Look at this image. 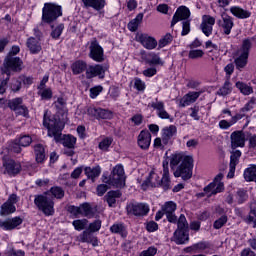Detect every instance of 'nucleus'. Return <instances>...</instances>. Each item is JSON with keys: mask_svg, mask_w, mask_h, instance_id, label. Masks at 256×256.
<instances>
[{"mask_svg": "<svg viewBox=\"0 0 256 256\" xmlns=\"http://www.w3.org/2000/svg\"><path fill=\"white\" fill-rule=\"evenodd\" d=\"M127 177L125 176V168L122 164L116 165L109 176L102 175V183L96 187V192L98 197H103L107 191H109V186L115 187L116 189H125V181Z\"/></svg>", "mask_w": 256, "mask_h": 256, "instance_id": "obj_1", "label": "nucleus"}, {"mask_svg": "<svg viewBox=\"0 0 256 256\" xmlns=\"http://www.w3.org/2000/svg\"><path fill=\"white\" fill-rule=\"evenodd\" d=\"M63 15V6L55 2H46L42 8V25H55Z\"/></svg>", "mask_w": 256, "mask_h": 256, "instance_id": "obj_2", "label": "nucleus"}, {"mask_svg": "<svg viewBox=\"0 0 256 256\" xmlns=\"http://www.w3.org/2000/svg\"><path fill=\"white\" fill-rule=\"evenodd\" d=\"M176 245H185L189 243V222L185 214H180L177 229L173 233V239Z\"/></svg>", "mask_w": 256, "mask_h": 256, "instance_id": "obj_3", "label": "nucleus"}, {"mask_svg": "<svg viewBox=\"0 0 256 256\" xmlns=\"http://www.w3.org/2000/svg\"><path fill=\"white\" fill-rule=\"evenodd\" d=\"M47 195L49 194H45V192L36 195L34 205L37 207L38 211L43 212L46 217H51L55 215V201Z\"/></svg>", "mask_w": 256, "mask_h": 256, "instance_id": "obj_4", "label": "nucleus"}, {"mask_svg": "<svg viewBox=\"0 0 256 256\" xmlns=\"http://www.w3.org/2000/svg\"><path fill=\"white\" fill-rule=\"evenodd\" d=\"M60 121L55 116L49 114V110L44 111L43 115V127L48 130V137H54L59 139L63 128L59 125Z\"/></svg>", "mask_w": 256, "mask_h": 256, "instance_id": "obj_5", "label": "nucleus"}, {"mask_svg": "<svg viewBox=\"0 0 256 256\" xmlns=\"http://www.w3.org/2000/svg\"><path fill=\"white\" fill-rule=\"evenodd\" d=\"M193 163V156H184L181 164L177 167L176 171L174 172V177H182L183 181H189V179L193 177Z\"/></svg>", "mask_w": 256, "mask_h": 256, "instance_id": "obj_6", "label": "nucleus"}, {"mask_svg": "<svg viewBox=\"0 0 256 256\" xmlns=\"http://www.w3.org/2000/svg\"><path fill=\"white\" fill-rule=\"evenodd\" d=\"M23 71V60L18 56H6L3 62L2 73L11 77V73Z\"/></svg>", "mask_w": 256, "mask_h": 256, "instance_id": "obj_7", "label": "nucleus"}, {"mask_svg": "<svg viewBox=\"0 0 256 256\" xmlns=\"http://www.w3.org/2000/svg\"><path fill=\"white\" fill-rule=\"evenodd\" d=\"M35 78L33 76H27L25 74H20L17 78H13L9 84L10 91L12 93H19L23 87L29 89L33 85Z\"/></svg>", "mask_w": 256, "mask_h": 256, "instance_id": "obj_8", "label": "nucleus"}, {"mask_svg": "<svg viewBox=\"0 0 256 256\" xmlns=\"http://www.w3.org/2000/svg\"><path fill=\"white\" fill-rule=\"evenodd\" d=\"M149 211L151 208L149 204L138 202V203H129L126 205V213L127 215L134 217H147L149 215Z\"/></svg>", "mask_w": 256, "mask_h": 256, "instance_id": "obj_9", "label": "nucleus"}, {"mask_svg": "<svg viewBox=\"0 0 256 256\" xmlns=\"http://www.w3.org/2000/svg\"><path fill=\"white\" fill-rule=\"evenodd\" d=\"M7 107L10 111L15 112L17 117H29V108L23 104L22 97H16L8 100Z\"/></svg>", "mask_w": 256, "mask_h": 256, "instance_id": "obj_10", "label": "nucleus"}, {"mask_svg": "<svg viewBox=\"0 0 256 256\" xmlns=\"http://www.w3.org/2000/svg\"><path fill=\"white\" fill-rule=\"evenodd\" d=\"M2 165L7 175H9L10 177H16V175H19V173H21L23 169V167L21 166V163L16 162L7 154L2 156Z\"/></svg>", "mask_w": 256, "mask_h": 256, "instance_id": "obj_11", "label": "nucleus"}, {"mask_svg": "<svg viewBox=\"0 0 256 256\" xmlns=\"http://www.w3.org/2000/svg\"><path fill=\"white\" fill-rule=\"evenodd\" d=\"M89 51L88 57L92 59V61H95L96 63H103V61H105V50L103 49V46L99 44L97 38H94L91 41Z\"/></svg>", "mask_w": 256, "mask_h": 256, "instance_id": "obj_12", "label": "nucleus"}, {"mask_svg": "<svg viewBox=\"0 0 256 256\" xmlns=\"http://www.w3.org/2000/svg\"><path fill=\"white\" fill-rule=\"evenodd\" d=\"M85 9H94L100 17H105V7H107V0H81Z\"/></svg>", "mask_w": 256, "mask_h": 256, "instance_id": "obj_13", "label": "nucleus"}, {"mask_svg": "<svg viewBox=\"0 0 256 256\" xmlns=\"http://www.w3.org/2000/svg\"><path fill=\"white\" fill-rule=\"evenodd\" d=\"M189 17H191V10L187 6H180L177 8L176 12L172 17V21L170 24L171 29L179 23V21H189Z\"/></svg>", "mask_w": 256, "mask_h": 256, "instance_id": "obj_14", "label": "nucleus"}, {"mask_svg": "<svg viewBox=\"0 0 256 256\" xmlns=\"http://www.w3.org/2000/svg\"><path fill=\"white\" fill-rule=\"evenodd\" d=\"M23 225V218L21 216L8 217L4 221L0 220V228L3 231H14Z\"/></svg>", "mask_w": 256, "mask_h": 256, "instance_id": "obj_15", "label": "nucleus"}, {"mask_svg": "<svg viewBox=\"0 0 256 256\" xmlns=\"http://www.w3.org/2000/svg\"><path fill=\"white\" fill-rule=\"evenodd\" d=\"M87 115L93 117L98 121L101 119H113V112L108 109H103L101 107H89L87 109Z\"/></svg>", "mask_w": 256, "mask_h": 256, "instance_id": "obj_16", "label": "nucleus"}, {"mask_svg": "<svg viewBox=\"0 0 256 256\" xmlns=\"http://www.w3.org/2000/svg\"><path fill=\"white\" fill-rule=\"evenodd\" d=\"M140 57L142 61L146 65H150V67H153L155 65H163V60H161V56L155 52H147L145 50H142L140 52Z\"/></svg>", "mask_w": 256, "mask_h": 256, "instance_id": "obj_17", "label": "nucleus"}, {"mask_svg": "<svg viewBox=\"0 0 256 256\" xmlns=\"http://www.w3.org/2000/svg\"><path fill=\"white\" fill-rule=\"evenodd\" d=\"M107 69L101 64L90 65L86 69V79H95V77H99V79H105V72Z\"/></svg>", "mask_w": 256, "mask_h": 256, "instance_id": "obj_18", "label": "nucleus"}, {"mask_svg": "<svg viewBox=\"0 0 256 256\" xmlns=\"http://www.w3.org/2000/svg\"><path fill=\"white\" fill-rule=\"evenodd\" d=\"M138 43L144 47V49H148V51H153V49H157V39L153 36H149V34H140L136 37Z\"/></svg>", "mask_w": 256, "mask_h": 256, "instance_id": "obj_19", "label": "nucleus"}, {"mask_svg": "<svg viewBox=\"0 0 256 256\" xmlns=\"http://www.w3.org/2000/svg\"><path fill=\"white\" fill-rule=\"evenodd\" d=\"M231 141V149L235 151V149L241 147H245V133L241 130H236L230 135Z\"/></svg>", "mask_w": 256, "mask_h": 256, "instance_id": "obj_20", "label": "nucleus"}, {"mask_svg": "<svg viewBox=\"0 0 256 256\" xmlns=\"http://www.w3.org/2000/svg\"><path fill=\"white\" fill-rule=\"evenodd\" d=\"M137 144L143 151L149 150V147H151V132L147 129L142 130L138 135Z\"/></svg>", "mask_w": 256, "mask_h": 256, "instance_id": "obj_21", "label": "nucleus"}, {"mask_svg": "<svg viewBox=\"0 0 256 256\" xmlns=\"http://www.w3.org/2000/svg\"><path fill=\"white\" fill-rule=\"evenodd\" d=\"M26 47L29 49L31 55H39L43 47H41V42L35 37H29L26 41Z\"/></svg>", "mask_w": 256, "mask_h": 256, "instance_id": "obj_22", "label": "nucleus"}, {"mask_svg": "<svg viewBox=\"0 0 256 256\" xmlns=\"http://www.w3.org/2000/svg\"><path fill=\"white\" fill-rule=\"evenodd\" d=\"M35 161L38 165H43L47 161V154L45 153V146L43 144L34 145Z\"/></svg>", "mask_w": 256, "mask_h": 256, "instance_id": "obj_23", "label": "nucleus"}, {"mask_svg": "<svg viewBox=\"0 0 256 256\" xmlns=\"http://www.w3.org/2000/svg\"><path fill=\"white\" fill-rule=\"evenodd\" d=\"M121 197H123L121 190H110L105 195V201L108 207H115L117 199H121Z\"/></svg>", "mask_w": 256, "mask_h": 256, "instance_id": "obj_24", "label": "nucleus"}, {"mask_svg": "<svg viewBox=\"0 0 256 256\" xmlns=\"http://www.w3.org/2000/svg\"><path fill=\"white\" fill-rule=\"evenodd\" d=\"M87 63L85 60H76L70 65V69L73 75H81V73H87Z\"/></svg>", "mask_w": 256, "mask_h": 256, "instance_id": "obj_25", "label": "nucleus"}, {"mask_svg": "<svg viewBox=\"0 0 256 256\" xmlns=\"http://www.w3.org/2000/svg\"><path fill=\"white\" fill-rule=\"evenodd\" d=\"M150 107L157 111V116L160 119H169V117H171L169 115V112L165 110V103H163V101H159L157 103L153 102L152 104H150Z\"/></svg>", "mask_w": 256, "mask_h": 256, "instance_id": "obj_26", "label": "nucleus"}, {"mask_svg": "<svg viewBox=\"0 0 256 256\" xmlns=\"http://www.w3.org/2000/svg\"><path fill=\"white\" fill-rule=\"evenodd\" d=\"M230 13L236 17V19H249V17H251V12L241 8L240 6L230 7Z\"/></svg>", "mask_w": 256, "mask_h": 256, "instance_id": "obj_27", "label": "nucleus"}, {"mask_svg": "<svg viewBox=\"0 0 256 256\" xmlns=\"http://www.w3.org/2000/svg\"><path fill=\"white\" fill-rule=\"evenodd\" d=\"M84 175H86L87 179L95 181L101 175V166L96 165L93 168L91 166H84Z\"/></svg>", "mask_w": 256, "mask_h": 256, "instance_id": "obj_28", "label": "nucleus"}, {"mask_svg": "<svg viewBox=\"0 0 256 256\" xmlns=\"http://www.w3.org/2000/svg\"><path fill=\"white\" fill-rule=\"evenodd\" d=\"M110 232L114 233V235H120L122 239H127V235H129V232H127V228L125 227V224L123 223H115L110 227Z\"/></svg>", "mask_w": 256, "mask_h": 256, "instance_id": "obj_29", "label": "nucleus"}, {"mask_svg": "<svg viewBox=\"0 0 256 256\" xmlns=\"http://www.w3.org/2000/svg\"><path fill=\"white\" fill-rule=\"evenodd\" d=\"M50 29H52L50 37L54 39V41H59V39H61V35H63V31H65V24L60 23L56 26L55 24H51Z\"/></svg>", "mask_w": 256, "mask_h": 256, "instance_id": "obj_30", "label": "nucleus"}, {"mask_svg": "<svg viewBox=\"0 0 256 256\" xmlns=\"http://www.w3.org/2000/svg\"><path fill=\"white\" fill-rule=\"evenodd\" d=\"M222 29L224 31V35H231V30L235 27V23L233 22V17L228 14L222 17Z\"/></svg>", "mask_w": 256, "mask_h": 256, "instance_id": "obj_31", "label": "nucleus"}, {"mask_svg": "<svg viewBox=\"0 0 256 256\" xmlns=\"http://www.w3.org/2000/svg\"><path fill=\"white\" fill-rule=\"evenodd\" d=\"M201 97V92H188L183 98L181 107H187L191 103H195Z\"/></svg>", "mask_w": 256, "mask_h": 256, "instance_id": "obj_32", "label": "nucleus"}, {"mask_svg": "<svg viewBox=\"0 0 256 256\" xmlns=\"http://www.w3.org/2000/svg\"><path fill=\"white\" fill-rule=\"evenodd\" d=\"M44 195H51L54 199L61 200L65 197V190L61 186H52Z\"/></svg>", "mask_w": 256, "mask_h": 256, "instance_id": "obj_33", "label": "nucleus"}, {"mask_svg": "<svg viewBox=\"0 0 256 256\" xmlns=\"http://www.w3.org/2000/svg\"><path fill=\"white\" fill-rule=\"evenodd\" d=\"M251 41H256V34L251 38H245L242 40L241 53L243 55L249 56V53H251V49L253 48V43Z\"/></svg>", "mask_w": 256, "mask_h": 256, "instance_id": "obj_34", "label": "nucleus"}, {"mask_svg": "<svg viewBox=\"0 0 256 256\" xmlns=\"http://www.w3.org/2000/svg\"><path fill=\"white\" fill-rule=\"evenodd\" d=\"M80 208L82 211L83 217H87L88 219H93L95 217L96 210L95 208L91 207V204L88 202H84L80 204Z\"/></svg>", "mask_w": 256, "mask_h": 256, "instance_id": "obj_35", "label": "nucleus"}, {"mask_svg": "<svg viewBox=\"0 0 256 256\" xmlns=\"http://www.w3.org/2000/svg\"><path fill=\"white\" fill-rule=\"evenodd\" d=\"M143 13H139L134 19H132L128 24H127V29L131 31V33H135L137 29H139L140 23H143Z\"/></svg>", "mask_w": 256, "mask_h": 256, "instance_id": "obj_36", "label": "nucleus"}, {"mask_svg": "<svg viewBox=\"0 0 256 256\" xmlns=\"http://www.w3.org/2000/svg\"><path fill=\"white\" fill-rule=\"evenodd\" d=\"M62 145L67 149H75V145H77V137L73 136V134L64 135Z\"/></svg>", "mask_w": 256, "mask_h": 256, "instance_id": "obj_37", "label": "nucleus"}, {"mask_svg": "<svg viewBox=\"0 0 256 256\" xmlns=\"http://www.w3.org/2000/svg\"><path fill=\"white\" fill-rule=\"evenodd\" d=\"M17 211V207L15 205L9 203V202H4L1 207H0V215L1 217H5V215H13Z\"/></svg>", "mask_w": 256, "mask_h": 256, "instance_id": "obj_38", "label": "nucleus"}, {"mask_svg": "<svg viewBox=\"0 0 256 256\" xmlns=\"http://www.w3.org/2000/svg\"><path fill=\"white\" fill-rule=\"evenodd\" d=\"M156 187H161L163 191H169V189H171V178L169 177V174H167V172L162 175V178L156 184Z\"/></svg>", "mask_w": 256, "mask_h": 256, "instance_id": "obj_39", "label": "nucleus"}, {"mask_svg": "<svg viewBox=\"0 0 256 256\" xmlns=\"http://www.w3.org/2000/svg\"><path fill=\"white\" fill-rule=\"evenodd\" d=\"M236 89L242 93V95H251L253 93V87L247 85V83L238 81L235 84Z\"/></svg>", "mask_w": 256, "mask_h": 256, "instance_id": "obj_40", "label": "nucleus"}, {"mask_svg": "<svg viewBox=\"0 0 256 256\" xmlns=\"http://www.w3.org/2000/svg\"><path fill=\"white\" fill-rule=\"evenodd\" d=\"M155 172L151 171L148 175V177L142 182L141 189L142 191H147L149 187H152V189H155L157 187V184L153 183V175Z\"/></svg>", "mask_w": 256, "mask_h": 256, "instance_id": "obj_41", "label": "nucleus"}, {"mask_svg": "<svg viewBox=\"0 0 256 256\" xmlns=\"http://www.w3.org/2000/svg\"><path fill=\"white\" fill-rule=\"evenodd\" d=\"M171 43H173V34L172 33H166L158 41V49H163V47H167V45H171Z\"/></svg>", "mask_w": 256, "mask_h": 256, "instance_id": "obj_42", "label": "nucleus"}, {"mask_svg": "<svg viewBox=\"0 0 256 256\" xmlns=\"http://www.w3.org/2000/svg\"><path fill=\"white\" fill-rule=\"evenodd\" d=\"M111 145H113V137H105L99 142L98 149H100V151H104V153H107L109 152V147H111Z\"/></svg>", "mask_w": 256, "mask_h": 256, "instance_id": "obj_43", "label": "nucleus"}, {"mask_svg": "<svg viewBox=\"0 0 256 256\" xmlns=\"http://www.w3.org/2000/svg\"><path fill=\"white\" fill-rule=\"evenodd\" d=\"M249 56L247 54H240L238 58L234 60L237 69H245Z\"/></svg>", "mask_w": 256, "mask_h": 256, "instance_id": "obj_44", "label": "nucleus"}, {"mask_svg": "<svg viewBox=\"0 0 256 256\" xmlns=\"http://www.w3.org/2000/svg\"><path fill=\"white\" fill-rule=\"evenodd\" d=\"M38 95L41 98V101H51V99H53V90L51 88H44L38 90Z\"/></svg>", "mask_w": 256, "mask_h": 256, "instance_id": "obj_45", "label": "nucleus"}, {"mask_svg": "<svg viewBox=\"0 0 256 256\" xmlns=\"http://www.w3.org/2000/svg\"><path fill=\"white\" fill-rule=\"evenodd\" d=\"M162 211L165 213V215H168L169 213H175L177 211V203L174 201H167L162 206Z\"/></svg>", "mask_w": 256, "mask_h": 256, "instance_id": "obj_46", "label": "nucleus"}, {"mask_svg": "<svg viewBox=\"0 0 256 256\" xmlns=\"http://www.w3.org/2000/svg\"><path fill=\"white\" fill-rule=\"evenodd\" d=\"M16 141L21 147H29V145L33 143V138L29 134H24L20 135L19 138H16Z\"/></svg>", "mask_w": 256, "mask_h": 256, "instance_id": "obj_47", "label": "nucleus"}, {"mask_svg": "<svg viewBox=\"0 0 256 256\" xmlns=\"http://www.w3.org/2000/svg\"><path fill=\"white\" fill-rule=\"evenodd\" d=\"M233 88H231V82L226 80L224 85L219 89L218 94L222 97H227V95H231Z\"/></svg>", "mask_w": 256, "mask_h": 256, "instance_id": "obj_48", "label": "nucleus"}, {"mask_svg": "<svg viewBox=\"0 0 256 256\" xmlns=\"http://www.w3.org/2000/svg\"><path fill=\"white\" fill-rule=\"evenodd\" d=\"M87 223H89V220L87 219H77L72 222V225L75 229V231H83L85 227H87Z\"/></svg>", "mask_w": 256, "mask_h": 256, "instance_id": "obj_49", "label": "nucleus"}, {"mask_svg": "<svg viewBox=\"0 0 256 256\" xmlns=\"http://www.w3.org/2000/svg\"><path fill=\"white\" fill-rule=\"evenodd\" d=\"M236 199L238 205H243L249 199V194H247V191L240 189L236 193Z\"/></svg>", "mask_w": 256, "mask_h": 256, "instance_id": "obj_50", "label": "nucleus"}, {"mask_svg": "<svg viewBox=\"0 0 256 256\" xmlns=\"http://www.w3.org/2000/svg\"><path fill=\"white\" fill-rule=\"evenodd\" d=\"M89 93L90 99H97V97L103 93V87L101 85L93 86L90 88Z\"/></svg>", "mask_w": 256, "mask_h": 256, "instance_id": "obj_51", "label": "nucleus"}, {"mask_svg": "<svg viewBox=\"0 0 256 256\" xmlns=\"http://www.w3.org/2000/svg\"><path fill=\"white\" fill-rule=\"evenodd\" d=\"M241 155H243L241 150L232 151L230 155V165H239V159H241Z\"/></svg>", "mask_w": 256, "mask_h": 256, "instance_id": "obj_52", "label": "nucleus"}, {"mask_svg": "<svg viewBox=\"0 0 256 256\" xmlns=\"http://www.w3.org/2000/svg\"><path fill=\"white\" fill-rule=\"evenodd\" d=\"M67 211L70 213V215H73L75 219H77L79 215L83 214V211H81V206L70 205L68 206Z\"/></svg>", "mask_w": 256, "mask_h": 256, "instance_id": "obj_53", "label": "nucleus"}, {"mask_svg": "<svg viewBox=\"0 0 256 256\" xmlns=\"http://www.w3.org/2000/svg\"><path fill=\"white\" fill-rule=\"evenodd\" d=\"M210 248L211 244L208 241H200L193 244V249H195V251H205L206 249Z\"/></svg>", "mask_w": 256, "mask_h": 256, "instance_id": "obj_54", "label": "nucleus"}, {"mask_svg": "<svg viewBox=\"0 0 256 256\" xmlns=\"http://www.w3.org/2000/svg\"><path fill=\"white\" fill-rule=\"evenodd\" d=\"M8 149L9 151H11L12 153H21V151H23V149L21 148V144L19 142H17V139L13 140L9 145H8Z\"/></svg>", "mask_w": 256, "mask_h": 256, "instance_id": "obj_55", "label": "nucleus"}, {"mask_svg": "<svg viewBox=\"0 0 256 256\" xmlns=\"http://www.w3.org/2000/svg\"><path fill=\"white\" fill-rule=\"evenodd\" d=\"M101 225H102V222L101 220L97 219V220H94L93 222H91L88 226V230L91 232V233H97V231H101Z\"/></svg>", "mask_w": 256, "mask_h": 256, "instance_id": "obj_56", "label": "nucleus"}, {"mask_svg": "<svg viewBox=\"0 0 256 256\" xmlns=\"http://www.w3.org/2000/svg\"><path fill=\"white\" fill-rule=\"evenodd\" d=\"M205 52L201 49H191L188 53L190 59H201Z\"/></svg>", "mask_w": 256, "mask_h": 256, "instance_id": "obj_57", "label": "nucleus"}, {"mask_svg": "<svg viewBox=\"0 0 256 256\" xmlns=\"http://www.w3.org/2000/svg\"><path fill=\"white\" fill-rule=\"evenodd\" d=\"M228 221L227 215H222L220 218L214 221L213 227L214 229H221L226 225Z\"/></svg>", "mask_w": 256, "mask_h": 256, "instance_id": "obj_58", "label": "nucleus"}, {"mask_svg": "<svg viewBox=\"0 0 256 256\" xmlns=\"http://www.w3.org/2000/svg\"><path fill=\"white\" fill-rule=\"evenodd\" d=\"M253 105H256V98L255 97H252L250 98V100L244 105V107H242L240 110H241V113H247L249 111H251V109H254L255 106Z\"/></svg>", "mask_w": 256, "mask_h": 256, "instance_id": "obj_59", "label": "nucleus"}, {"mask_svg": "<svg viewBox=\"0 0 256 256\" xmlns=\"http://www.w3.org/2000/svg\"><path fill=\"white\" fill-rule=\"evenodd\" d=\"M134 89L136 91H140V93H143L145 91V89H147V85H145V82H143V80H141V78H135Z\"/></svg>", "mask_w": 256, "mask_h": 256, "instance_id": "obj_60", "label": "nucleus"}, {"mask_svg": "<svg viewBox=\"0 0 256 256\" xmlns=\"http://www.w3.org/2000/svg\"><path fill=\"white\" fill-rule=\"evenodd\" d=\"M200 29L206 37H211V35H213V26H210V25L205 24V23H201L200 24Z\"/></svg>", "mask_w": 256, "mask_h": 256, "instance_id": "obj_61", "label": "nucleus"}, {"mask_svg": "<svg viewBox=\"0 0 256 256\" xmlns=\"http://www.w3.org/2000/svg\"><path fill=\"white\" fill-rule=\"evenodd\" d=\"M244 223L247 225L253 224V229H256V217L251 213V210L249 211L248 215L243 219Z\"/></svg>", "mask_w": 256, "mask_h": 256, "instance_id": "obj_62", "label": "nucleus"}, {"mask_svg": "<svg viewBox=\"0 0 256 256\" xmlns=\"http://www.w3.org/2000/svg\"><path fill=\"white\" fill-rule=\"evenodd\" d=\"M248 149H256V134H248Z\"/></svg>", "mask_w": 256, "mask_h": 256, "instance_id": "obj_63", "label": "nucleus"}, {"mask_svg": "<svg viewBox=\"0 0 256 256\" xmlns=\"http://www.w3.org/2000/svg\"><path fill=\"white\" fill-rule=\"evenodd\" d=\"M157 248L150 246L147 250H144L140 253V256H156Z\"/></svg>", "mask_w": 256, "mask_h": 256, "instance_id": "obj_64", "label": "nucleus"}]
</instances>
